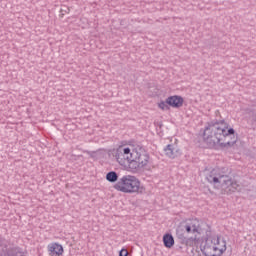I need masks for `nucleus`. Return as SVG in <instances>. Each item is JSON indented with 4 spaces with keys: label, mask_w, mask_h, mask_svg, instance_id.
<instances>
[{
    "label": "nucleus",
    "mask_w": 256,
    "mask_h": 256,
    "mask_svg": "<svg viewBox=\"0 0 256 256\" xmlns=\"http://www.w3.org/2000/svg\"><path fill=\"white\" fill-rule=\"evenodd\" d=\"M113 157H115L117 163L122 167H129L131 169V163L133 161V151L131 152L130 147L119 146L113 152Z\"/></svg>",
    "instance_id": "obj_5"
},
{
    "label": "nucleus",
    "mask_w": 256,
    "mask_h": 256,
    "mask_svg": "<svg viewBox=\"0 0 256 256\" xmlns=\"http://www.w3.org/2000/svg\"><path fill=\"white\" fill-rule=\"evenodd\" d=\"M106 179L109 183H115L119 179V175L115 171H110L106 174Z\"/></svg>",
    "instance_id": "obj_15"
},
{
    "label": "nucleus",
    "mask_w": 256,
    "mask_h": 256,
    "mask_svg": "<svg viewBox=\"0 0 256 256\" xmlns=\"http://www.w3.org/2000/svg\"><path fill=\"white\" fill-rule=\"evenodd\" d=\"M48 253L50 256H61L63 255V246L58 243H52L48 245Z\"/></svg>",
    "instance_id": "obj_11"
},
{
    "label": "nucleus",
    "mask_w": 256,
    "mask_h": 256,
    "mask_svg": "<svg viewBox=\"0 0 256 256\" xmlns=\"http://www.w3.org/2000/svg\"><path fill=\"white\" fill-rule=\"evenodd\" d=\"M158 107H159L160 109H162V111H169V104H167V100L161 101V102L158 104Z\"/></svg>",
    "instance_id": "obj_17"
},
{
    "label": "nucleus",
    "mask_w": 256,
    "mask_h": 256,
    "mask_svg": "<svg viewBox=\"0 0 256 256\" xmlns=\"http://www.w3.org/2000/svg\"><path fill=\"white\" fill-rule=\"evenodd\" d=\"M197 238H193V237H190V238H186V237H183L182 238V243L184 245H186L187 247H191L193 245V242L196 240Z\"/></svg>",
    "instance_id": "obj_16"
},
{
    "label": "nucleus",
    "mask_w": 256,
    "mask_h": 256,
    "mask_svg": "<svg viewBox=\"0 0 256 256\" xmlns=\"http://www.w3.org/2000/svg\"><path fill=\"white\" fill-rule=\"evenodd\" d=\"M114 189L121 193L133 194L142 193L141 189L143 188H141V181H139L137 177L133 175H125L114 185Z\"/></svg>",
    "instance_id": "obj_2"
},
{
    "label": "nucleus",
    "mask_w": 256,
    "mask_h": 256,
    "mask_svg": "<svg viewBox=\"0 0 256 256\" xmlns=\"http://www.w3.org/2000/svg\"><path fill=\"white\" fill-rule=\"evenodd\" d=\"M205 256H219L223 254V249L219 248V237L208 236L205 239L204 245L201 248Z\"/></svg>",
    "instance_id": "obj_4"
},
{
    "label": "nucleus",
    "mask_w": 256,
    "mask_h": 256,
    "mask_svg": "<svg viewBox=\"0 0 256 256\" xmlns=\"http://www.w3.org/2000/svg\"><path fill=\"white\" fill-rule=\"evenodd\" d=\"M200 227L201 224L197 218L186 221V224L184 225V229L187 233H199Z\"/></svg>",
    "instance_id": "obj_7"
},
{
    "label": "nucleus",
    "mask_w": 256,
    "mask_h": 256,
    "mask_svg": "<svg viewBox=\"0 0 256 256\" xmlns=\"http://www.w3.org/2000/svg\"><path fill=\"white\" fill-rule=\"evenodd\" d=\"M119 256H129V252L127 251V249H122L119 252Z\"/></svg>",
    "instance_id": "obj_18"
},
{
    "label": "nucleus",
    "mask_w": 256,
    "mask_h": 256,
    "mask_svg": "<svg viewBox=\"0 0 256 256\" xmlns=\"http://www.w3.org/2000/svg\"><path fill=\"white\" fill-rule=\"evenodd\" d=\"M150 163L151 157L147 152L133 151L132 162H130V169H132V171H139V169L149 170Z\"/></svg>",
    "instance_id": "obj_3"
},
{
    "label": "nucleus",
    "mask_w": 256,
    "mask_h": 256,
    "mask_svg": "<svg viewBox=\"0 0 256 256\" xmlns=\"http://www.w3.org/2000/svg\"><path fill=\"white\" fill-rule=\"evenodd\" d=\"M184 99L179 95L169 96L166 98V103L170 107L174 109H179V107H183Z\"/></svg>",
    "instance_id": "obj_8"
},
{
    "label": "nucleus",
    "mask_w": 256,
    "mask_h": 256,
    "mask_svg": "<svg viewBox=\"0 0 256 256\" xmlns=\"http://www.w3.org/2000/svg\"><path fill=\"white\" fill-rule=\"evenodd\" d=\"M164 153L166 157H169L170 159H175L176 157H179L181 155V152L179 149H177V146L175 144H168L164 148Z\"/></svg>",
    "instance_id": "obj_9"
},
{
    "label": "nucleus",
    "mask_w": 256,
    "mask_h": 256,
    "mask_svg": "<svg viewBox=\"0 0 256 256\" xmlns=\"http://www.w3.org/2000/svg\"><path fill=\"white\" fill-rule=\"evenodd\" d=\"M225 124L223 121L211 122L206 126L203 132V141L208 149H217L219 147H225Z\"/></svg>",
    "instance_id": "obj_1"
},
{
    "label": "nucleus",
    "mask_w": 256,
    "mask_h": 256,
    "mask_svg": "<svg viewBox=\"0 0 256 256\" xmlns=\"http://www.w3.org/2000/svg\"><path fill=\"white\" fill-rule=\"evenodd\" d=\"M206 179L208 183H213V185H217L221 183V179H223V175L219 174V170L213 169L206 175Z\"/></svg>",
    "instance_id": "obj_10"
},
{
    "label": "nucleus",
    "mask_w": 256,
    "mask_h": 256,
    "mask_svg": "<svg viewBox=\"0 0 256 256\" xmlns=\"http://www.w3.org/2000/svg\"><path fill=\"white\" fill-rule=\"evenodd\" d=\"M225 139H229L225 144L226 147H232L234 143H237V134H235V129L229 128L225 133Z\"/></svg>",
    "instance_id": "obj_12"
},
{
    "label": "nucleus",
    "mask_w": 256,
    "mask_h": 256,
    "mask_svg": "<svg viewBox=\"0 0 256 256\" xmlns=\"http://www.w3.org/2000/svg\"><path fill=\"white\" fill-rule=\"evenodd\" d=\"M225 186L226 193H229V191H237V187H239V184H237V182H234L233 180L229 179L228 176H226Z\"/></svg>",
    "instance_id": "obj_14"
},
{
    "label": "nucleus",
    "mask_w": 256,
    "mask_h": 256,
    "mask_svg": "<svg viewBox=\"0 0 256 256\" xmlns=\"http://www.w3.org/2000/svg\"><path fill=\"white\" fill-rule=\"evenodd\" d=\"M0 256H27L19 246L9 247L5 240H0Z\"/></svg>",
    "instance_id": "obj_6"
},
{
    "label": "nucleus",
    "mask_w": 256,
    "mask_h": 256,
    "mask_svg": "<svg viewBox=\"0 0 256 256\" xmlns=\"http://www.w3.org/2000/svg\"><path fill=\"white\" fill-rule=\"evenodd\" d=\"M163 243L164 247H166L167 249H171V247L175 245V238H173V235L167 233L163 236Z\"/></svg>",
    "instance_id": "obj_13"
}]
</instances>
